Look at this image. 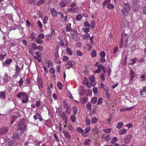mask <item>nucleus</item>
<instances>
[{
  "mask_svg": "<svg viewBox=\"0 0 146 146\" xmlns=\"http://www.w3.org/2000/svg\"><path fill=\"white\" fill-rule=\"evenodd\" d=\"M17 96L21 100L23 103H25L27 102L28 99L27 95L24 92H19L17 95Z\"/></svg>",
  "mask_w": 146,
  "mask_h": 146,
  "instance_id": "f257e3e1",
  "label": "nucleus"
},
{
  "mask_svg": "<svg viewBox=\"0 0 146 146\" xmlns=\"http://www.w3.org/2000/svg\"><path fill=\"white\" fill-rule=\"evenodd\" d=\"M131 10L130 5L128 3H125L123 9H122L121 11L122 15L124 17H125L126 15V14L124 12L127 13L129 12Z\"/></svg>",
  "mask_w": 146,
  "mask_h": 146,
  "instance_id": "f03ea898",
  "label": "nucleus"
},
{
  "mask_svg": "<svg viewBox=\"0 0 146 146\" xmlns=\"http://www.w3.org/2000/svg\"><path fill=\"white\" fill-rule=\"evenodd\" d=\"M88 79L90 82L91 84V87L92 86H95L96 84V82L95 80L94 76H91L88 77Z\"/></svg>",
  "mask_w": 146,
  "mask_h": 146,
  "instance_id": "7ed1b4c3",
  "label": "nucleus"
},
{
  "mask_svg": "<svg viewBox=\"0 0 146 146\" xmlns=\"http://www.w3.org/2000/svg\"><path fill=\"white\" fill-rule=\"evenodd\" d=\"M101 139H104L107 143L109 142L111 138L110 135L104 134L101 137Z\"/></svg>",
  "mask_w": 146,
  "mask_h": 146,
  "instance_id": "20e7f679",
  "label": "nucleus"
},
{
  "mask_svg": "<svg viewBox=\"0 0 146 146\" xmlns=\"http://www.w3.org/2000/svg\"><path fill=\"white\" fill-rule=\"evenodd\" d=\"M9 129L7 127H3L0 129V134H4L6 133Z\"/></svg>",
  "mask_w": 146,
  "mask_h": 146,
  "instance_id": "39448f33",
  "label": "nucleus"
},
{
  "mask_svg": "<svg viewBox=\"0 0 146 146\" xmlns=\"http://www.w3.org/2000/svg\"><path fill=\"white\" fill-rule=\"evenodd\" d=\"M83 83L84 85H86L88 88H91L90 84V83L87 78L86 77L84 78L83 80Z\"/></svg>",
  "mask_w": 146,
  "mask_h": 146,
  "instance_id": "423d86ee",
  "label": "nucleus"
},
{
  "mask_svg": "<svg viewBox=\"0 0 146 146\" xmlns=\"http://www.w3.org/2000/svg\"><path fill=\"white\" fill-rule=\"evenodd\" d=\"M37 81L38 85L39 88H40V87H42L43 86V84L42 83V79L40 77H38L37 78Z\"/></svg>",
  "mask_w": 146,
  "mask_h": 146,
  "instance_id": "0eeeda50",
  "label": "nucleus"
},
{
  "mask_svg": "<svg viewBox=\"0 0 146 146\" xmlns=\"http://www.w3.org/2000/svg\"><path fill=\"white\" fill-rule=\"evenodd\" d=\"M63 133L64 135H65L66 138L68 139V140H70L71 139V136L69 133L67 131L65 130H64L63 131Z\"/></svg>",
  "mask_w": 146,
  "mask_h": 146,
  "instance_id": "6e6552de",
  "label": "nucleus"
},
{
  "mask_svg": "<svg viewBox=\"0 0 146 146\" xmlns=\"http://www.w3.org/2000/svg\"><path fill=\"white\" fill-rule=\"evenodd\" d=\"M132 137V136L131 135H127L124 139V142L125 143H128L131 139Z\"/></svg>",
  "mask_w": 146,
  "mask_h": 146,
  "instance_id": "1a4fd4ad",
  "label": "nucleus"
},
{
  "mask_svg": "<svg viewBox=\"0 0 146 146\" xmlns=\"http://www.w3.org/2000/svg\"><path fill=\"white\" fill-rule=\"evenodd\" d=\"M75 64V62L73 61H69L68 62H67L66 64V66H69L71 68H72L73 65Z\"/></svg>",
  "mask_w": 146,
  "mask_h": 146,
  "instance_id": "9d476101",
  "label": "nucleus"
},
{
  "mask_svg": "<svg viewBox=\"0 0 146 146\" xmlns=\"http://www.w3.org/2000/svg\"><path fill=\"white\" fill-rule=\"evenodd\" d=\"M10 79V77L9 76L7 73H5L4 75V78L3 79L4 81L6 82H7Z\"/></svg>",
  "mask_w": 146,
  "mask_h": 146,
  "instance_id": "9b49d317",
  "label": "nucleus"
},
{
  "mask_svg": "<svg viewBox=\"0 0 146 146\" xmlns=\"http://www.w3.org/2000/svg\"><path fill=\"white\" fill-rule=\"evenodd\" d=\"M130 80L132 81L135 77L134 72L132 70H131L130 72Z\"/></svg>",
  "mask_w": 146,
  "mask_h": 146,
  "instance_id": "f8f14e48",
  "label": "nucleus"
},
{
  "mask_svg": "<svg viewBox=\"0 0 146 146\" xmlns=\"http://www.w3.org/2000/svg\"><path fill=\"white\" fill-rule=\"evenodd\" d=\"M88 98L87 97H85L83 98H81L80 102L82 104H84L88 101Z\"/></svg>",
  "mask_w": 146,
  "mask_h": 146,
  "instance_id": "ddd939ff",
  "label": "nucleus"
},
{
  "mask_svg": "<svg viewBox=\"0 0 146 146\" xmlns=\"http://www.w3.org/2000/svg\"><path fill=\"white\" fill-rule=\"evenodd\" d=\"M8 144L9 146H15L17 143L13 140H11L8 142Z\"/></svg>",
  "mask_w": 146,
  "mask_h": 146,
  "instance_id": "4468645a",
  "label": "nucleus"
},
{
  "mask_svg": "<svg viewBox=\"0 0 146 146\" xmlns=\"http://www.w3.org/2000/svg\"><path fill=\"white\" fill-rule=\"evenodd\" d=\"M51 14L53 16H55L57 15V12L54 8H52L50 9Z\"/></svg>",
  "mask_w": 146,
  "mask_h": 146,
  "instance_id": "2eb2a0df",
  "label": "nucleus"
},
{
  "mask_svg": "<svg viewBox=\"0 0 146 146\" xmlns=\"http://www.w3.org/2000/svg\"><path fill=\"white\" fill-rule=\"evenodd\" d=\"M125 39V40L126 41V42H127L128 40V38L127 36H125L123 35H121V43L120 44L123 45V40Z\"/></svg>",
  "mask_w": 146,
  "mask_h": 146,
  "instance_id": "dca6fc26",
  "label": "nucleus"
},
{
  "mask_svg": "<svg viewBox=\"0 0 146 146\" xmlns=\"http://www.w3.org/2000/svg\"><path fill=\"white\" fill-rule=\"evenodd\" d=\"M26 126L25 125H22L19 127L17 129V130H22L26 129Z\"/></svg>",
  "mask_w": 146,
  "mask_h": 146,
  "instance_id": "f3484780",
  "label": "nucleus"
},
{
  "mask_svg": "<svg viewBox=\"0 0 146 146\" xmlns=\"http://www.w3.org/2000/svg\"><path fill=\"white\" fill-rule=\"evenodd\" d=\"M67 53L69 55H71L73 54V52L71 49L67 47L66 49Z\"/></svg>",
  "mask_w": 146,
  "mask_h": 146,
  "instance_id": "a211bd4d",
  "label": "nucleus"
},
{
  "mask_svg": "<svg viewBox=\"0 0 146 146\" xmlns=\"http://www.w3.org/2000/svg\"><path fill=\"white\" fill-rule=\"evenodd\" d=\"M95 22L94 21H92L91 22L89 28L91 29H92L95 27Z\"/></svg>",
  "mask_w": 146,
  "mask_h": 146,
  "instance_id": "6ab92c4d",
  "label": "nucleus"
},
{
  "mask_svg": "<svg viewBox=\"0 0 146 146\" xmlns=\"http://www.w3.org/2000/svg\"><path fill=\"white\" fill-rule=\"evenodd\" d=\"M133 108V107L132 106L130 108H123L121 109H120V111L121 112L123 111H126L127 110H131L132 108Z\"/></svg>",
  "mask_w": 146,
  "mask_h": 146,
  "instance_id": "aec40b11",
  "label": "nucleus"
},
{
  "mask_svg": "<svg viewBox=\"0 0 146 146\" xmlns=\"http://www.w3.org/2000/svg\"><path fill=\"white\" fill-rule=\"evenodd\" d=\"M86 108L88 110H92V106L91 102H89L86 105Z\"/></svg>",
  "mask_w": 146,
  "mask_h": 146,
  "instance_id": "412c9836",
  "label": "nucleus"
},
{
  "mask_svg": "<svg viewBox=\"0 0 146 146\" xmlns=\"http://www.w3.org/2000/svg\"><path fill=\"white\" fill-rule=\"evenodd\" d=\"M52 62L50 60H47L46 62V66L50 67L52 66Z\"/></svg>",
  "mask_w": 146,
  "mask_h": 146,
  "instance_id": "4be33fe9",
  "label": "nucleus"
},
{
  "mask_svg": "<svg viewBox=\"0 0 146 146\" xmlns=\"http://www.w3.org/2000/svg\"><path fill=\"white\" fill-rule=\"evenodd\" d=\"M0 98L2 99H4L5 98V93L3 92H0Z\"/></svg>",
  "mask_w": 146,
  "mask_h": 146,
  "instance_id": "5701e85b",
  "label": "nucleus"
},
{
  "mask_svg": "<svg viewBox=\"0 0 146 146\" xmlns=\"http://www.w3.org/2000/svg\"><path fill=\"white\" fill-rule=\"evenodd\" d=\"M110 0H105L103 3L102 6L104 8L106 5L110 3Z\"/></svg>",
  "mask_w": 146,
  "mask_h": 146,
  "instance_id": "b1692460",
  "label": "nucleus"
},
{
  "mask_svg": "<svg viewBox=\"0 0 146 146\" xmlns=\"http://www.w3.org/2000/svg\"><path fill=\"white\" fill-rule=\"evenodd\" d=\"M127 131V130L125 129H121L119 131V133L122 135L124 134Z\"/></svg>",
  "mask_w": 146,
  "mask_h": 146,
  "instance_id": "393cba45",
  "label": "nucleus"
},
{
  "mask_svg": "<svg viewBox=\"0 0 146 146\" xmlns=\"http://www.w3.org/2000/svg\"><path fill=\"white\" fill-rule=\"evenodd\" d=\"M36 35V34L35 33L33 32L30 34L29 37L32 40H33L35 38V36Z\"/></svg>",
  "mask_w": 146,
  "mask_h": 146,
  "instance_id": "a878e982",
  "label": "nucleus"
},
{
  "mask_svg": "<svg viewBox=\"0 0 146 146\" xmlns=\"http://www.w3.org/2000/svg\"><path fill=\"white\" fill-rule=\"evenodd\" d=\"M91 142V141L90 139H87L84 141V144L85 145H88L90 144Z\"/></svg>",
  "mask_w": 146,
  "mask_h": 146,
  "instance_id": "bb28decb",
  "label": "nucleus"
},
{
  "mask_svg": "<svg viewBox=\"0 0 146 146\" xmlns=\"http://www.w3.org/2000/svg\"><path fill=\"white\" fill-rule=\"evenodd\" d=\"M71 24L69 23L66 26V31H70L71 30Z\"/></svg>",
  "mask_w": 146,
  "mask_h": 146,
  "instance_id": "cd10ccee",
  "label": "nucleus"
},
{
  "mask_svg": "<svg viewBox=\"0 0 146 146\" xmlns=\"http://www.w3.org/2000/svg\"><path fill=\"white\" fill-rule=\"evenodd\" d=\"M98 121V119L96 117H93L91 120V122L93 124L96 123Z\"/></svg>",
  "mask_w": 146,
  "mask_h": 146,
  "instance_id": "c85d7f7f",
  "label": "nucleus"
},
{
  "mask_svg": "<svg viewBox=\"0 0 146 146\" xmlns=\"http://www.w3.org/2000/svg\"><path fill=\"white\" fill-rule=\"evenodd\" d=\"M114 7V5L111 3H110L107 6V8L109 9H113Z\"/></svg>",
  "mask_w": 146,
  "mask_h": 146,
  "instance_id": "c756f323",
  "label": "nucleus"
},
{
  "mask_svg": "<svg viewBox=\"0 0 146 146\" xmlns=\"http://www.w3.org/2000/svg\"><path fill=\"white\" fill-rule=\"evenodd\" d=\"M35 41L37 43L39 44H41L43 43L42 40L38 38H36L35 39Z\"/></svg>",
  "mask_w": 146,
  "mask_h": 146,
  "instance_id": "7c9ffc66",
  "label": "nucleus"
},
{
  "mask_svg": "<svg viewBox=\"0 0 146 146\" xmlns=\"http://www.w3.org/2000/svg\"><path fill=\"white\" fill-rule=\"evenodd\" d=\"M60 5L61 7H65L67 4L63 0H62L60 3Z\"/></svg>",
  "mask_w": 146,
  "mask_h": 146,
  "instance_id": "2f4dec72",
  "label": "nucleus"
},
{
  "mask_svg": "<svg viewBox=\"0 0 146 146\" xmlns=\"http://www.w3.org/2000/svg\"><path fill=\"white\" fill-rule=\"evenodd\" d=\"M44 2V0H40L37 1L36 3V5H40L43 4Z\"/></svg>",
  "mask_w": 146,
  "mask_h": 146,
  "instance_id": "473e14b6",
  "label": "nucleus"
},
{
  "mask_svg": "<svg viewBox=\"0 0 146 146\" xmlns=\"http://www.w3.org/2000/svg\"><path fill=\"white\" fill-rule=\"evenodd\" d=\"M97 101V98L96 97H95L92 98L91 100V102L94 104H96Z\"/></svg>",
  "mask_w": 146,
  "mask_h": 146,
  "instance_id": "72a5a7b5",
  "label": "nucleus"
},
{
  "mask_svg": "<svg viewBox=\"0 0 146 146\" xmlns=\"http://www.w3.org/2000/svg\"><path fill=\"white\" fill-rule=\"evenodd\" d=\"M117 140V138L116 137H114L112 138L111 140V143L112 144H114L115 142Z\"/></svg>",
  "mask_w": 146,
  "mask_h": 146,
  "instance_id": "f704fd0d",
  "label": "nucleus"
},
{
  "mask_svg": "<svg viewBox=\"0 0 146 146\" xmlns=\"http://www.w3.org/2000/svg\"><path fill=\"white\" fill-rule=\"evenodd\" d=\"M82 17L81 15L78 14L76 17V19L77 21H79L82 18Z\"/></svg>",
  "mask_w": 146,
  "mask_h": 146,
  "instance_id": "c9c22d12",
  "label": "nucleus"
},
{
  "mask_svg": "<svg viewBox=\"0 0 146 146\" xmlns=\"http://www.w3.org/2000/svg\"><path fill=\"white\" fill-rule=\"evenodd\" d=\"M25 120L24 119H22L20 121H19L18 123L17 124V126H20V125H23V124L25 122Z\"/></svg>",
  "mask_w": 146,
  "mask_h": 146,
  "instance_id": "e433bc0d",
  "label": "nucleus"
},
{
  "mask_svg": "<svg viewBox=\"0 0 146 146\" xmlns=\"http://www.w3.org/2000/svg\"><path fill=\"white\" fill-rule=\"evenodd\" d=\"M146 92V86H145L141 90L140 92V94L141 95H143V92Z\"/></svg>",
  "mask_w": 146,
  "mask_h": 146,
  "instance_id": "4c0bfd02",
  "label": "nucleus"
},
{
  "mask_svg": "<svg viewBox=\"0 0 146 146\" xmlns=\"http://www.w3.org/2000/svg\"><path fill=\"white\" fill-rule=\"evenodd\" d=\"M97 55V53L95 50H93L92 51L91 56L92 57H95Z\"/></svg>",
  "mask_w": 146,
  "mask_h": 146,
  "instance_id": "58836bf2",
  "label": "nucleus"
},
{
  "mask_svg": "<svg viewBox=\"0 0 146 146\" xmlns=\"http://www.w3.org/2000/svg\"><path fill=\"white\" fill-rule=\"evenodd\" d=\"M123 125V123L121 122H119L117 123L116 127L118 129H120L122 127Z\"/></svg>",
  "mask_w": 146,
  "mask_h": 146,
  "instance_id": "ea45409f",
  "label": "nucleus"
},
{
  "mask_svg": "<svg viewBox=\"0 0 146 146\" xmlns=\"http://www.w3.org/2000/svg\"><path fill=\"white\" fill-rule=\"evenodd\" d=\"M103 131L104 132L109 134L110 133L111 129L110 128H107L104 129Z\"/></svg>",
  "mask_w": 146,
  "mask_h": 146,
  "instance_id": "a19ab883",
  "label": "nucleus"
},
{
  "mask_svg": "<svg viewBox=\"0 0 146 146\" xmlns=\"http://www.w3.org/2000/svg\"><path fill=\"white\" fill-rule=\"evenodd\" d=\"M103 102V98H100L98 99L97 104L98 105L101 104Z\"/></svg>",
  "mask_w": 146,
  "mask_h": 146,
  "instance_id": "79ce46f5",
  "label": "nucleus"
},
{
  "mask_svg": "<svg viewBox=\"0 0 146 146\" xmlns=\"http://www.w3.org/2000/svg\"><path fill=\"white\" fill-rule=\"evenodd\" d=\"M48 19L47 16H45L43 20V22L44 24H46L47 23Z\"/></svg>",
  "mask_w": 146,
  "mask_h": 146,
  "instance_id": "37998d69",
  "label": "nucleus"
},
{
  "mask_svg": "<svg viewBox=\"0 0 146 146\" xmlns=\"http://www.w3.org/2000/svg\"><path fill=\"white\" fill-rule=\"evenodd\" d=\"M31 46L34 49L36 50L37 46L35 43H32L31 44Z\"/></svg>",
  "mask_w": 146,
  "mask_h": 146,
  "instance_id": "c03bdc74",
  "label": "nucleus"
},
{
  "mask_svg": "<svg viewBox=\"0 0 146 146\" xmlns=\"http://www.w3.org/2000/svg\"><path fill=\"white\" fill-rule=\"evenodd\" d=\"M90 130V127H88L86 128L84 130H83V135H84L85 134H86L88 133L89 132Z\"/></svg>",
  "mask_w": 146,
  "mask_h": 146,
  "instance_id": "a18cd8bd",
  "label": "nucleus"
},
{
  "mask_svg": "<svg viewBox=\"0 0 146 146\" xmlns=\"http://www.w3.org/2000/svg\"><path fill=\"white\" fill-rule=\"evenodd\" d=\"M77 130L78 132L81 133L82 135H83V130L80 127H78Z\"/></svg>",
  "mask_w": 146,
  "mask_h": 146,
  "instance_id": "49530a36",
  "label": "nucleus"
},
{
  "mask_svg": "<svg viewBox=\"0 0 146 146\" xmlns=\"http://www.w3.org/2000/svg\"><path fill=\"white\" fill-rule=\"evenodd\" d=\"M23 79L21 78L19 81V86H21L23 85Z\"/></svg>",
  "mask_w": 146,
  "mask_h": 146,
  "instance_id": "de8ad7c7",
  "label": "nucleus"
},
{
  "mask_svg": "<svg viewBox=\"0 0 146 146\" xmlns=\"http://www.w3.org/2000/svg\"><path fill=\"white\" fill-rule=\"evenodd\" d=\"M82 30L86 33L89 32L90 31L89 29L88 28H83Z\"/></svg>",
  "mask_w": 146,
  "mask_h": 146,
  "instance_id": "09e8293b",
  "label": "nucleus"
},
{
  "mask_svg": "<svg viewBox=\"0 0 146 146\" xmlns=\"http://www.w3.org/2000/svg\"><path fill=\"white\" fill-rule=\"evenodd\" d=\"M73 113L74 115H75L76 114L77 111V109L76 107V106H73Z\"/></svg>",
  "mask_w": 146,
  "mask_h": 146,
  "instance_id": "8fccbe9b",
  "label": "nucleus"
},
{
  "mask_svg": "<svg viewBox=\"0 0 146 146\" xmlns=\"http://www.w3.org/2000/svg\"><path fill=\"white\" fill-rule=\"evenodd\" d=\"M21 69L17 65L16 66L15 71L16 72H18L19 73V72L20 71Z\"/></svg>",
  "mask_w": 146,
  "mask_h": 146,
  "instance_id": "3c124183",
  "label": "nucleus"
},
{
  "mask_svg": "<svg viewBox=\"0 0 146 146\" xmlns=\"http://www.w3.org/2000/svg\"><path fill=\"white\" fill-rule=\"evenodd\" d=\"M100 77L102 80L104 81L105 80V78L104 77V75L103 73H102L100 76Z\"/></svg>",
  "mask_w": 146,
  "mask_h": 146,
  "instance_id": "603ef678",
  "label": "nucleus"
},
{
  "mask_svg": "<svg viewBox=\"0 0 146 146\" xmlns=\"http://www.w3.org/2000/svg\"><path fill=\"white\" fill-rule=\"evenodd\" d=\"M75 9L74 8L68 9V13H73L74 12Z\"/></svg>",
  "mask_w": 146,
  "mask_h": 146,
  "instance_id": "864d4df0",
  "label": "nucleus"
},
{
  "mask_svg": "<svg viewBox=\"0 0 146 146\" xmlns=\"http://www.w3.org/2000/svg\"><path fill=\"white\" fill-rule=\"evenodd\" d=\"M71 119L72 121L73 122H75L76 120L75 117L73 115L71 116Z\"/></svg>",
  "mask_w": 146,
  "mask_h": 146,
  "instance_id": "5fc2aeb1",
  "label": "nucleus"
},
{
  "mask_svg": "<svg viewBox=\"0 0 146 146\" xmlns=\"http://www.w3.org/2000/svg\"><path fill=\"white\" fill-rule=\"evenodd\" d=\"M93 91L94 94H96L98 92V88L97 87H95L93 88Z\"/></svg>",
  "mask_w": 146,
  "mask_h": 146,
  "instance_id": "6e6d98bb",
  "label": "nucleus"
},
{
  "mask_svg": "<svg viewBox=\"0 0 146 146\" xmlns=\"http://www.w3.org/2000/svg\"><path fill=\"white\" fill-rule=\"evenodd\" d=\"M87 92H88V95L89 96H91L92 94V90L90 89H88L87 90Z\"/></svg>",
  "mask_w": 146,
  "mask_h": 146,
  "instance_id": "4d7b16f0",
  "label": "nucleus"
},
{
  "mask_svg": "<svg viewBox=\"0 0 146 146\" xmlns=\"http://www.w3.org/2000/svg\"><path fill=\"white\" fill-rule=\"evenodd\" d=\"M38 38H44V35L43 33H41L38 35Z\"/></svg>",
  "mask_w": 146,
  "mask_h": 146,
  "instance_id": "13d9d810",
  "label": "nucleus"
},
{
  "mask_svg": "<svg viewBox=\"0 0 146 146\" xmlns=\"http://www.w3.org/2000/svg\"><path fill=\"white\" fill-rule=\"evenodd\" d=\"M57 86L59 89L61 90L62 87V85L60 82H58L57 83Z\"/></svg>",
  "mask_w": 146,
  "mask_h": 146,
  "instance_id": "bf43d9fd",
  "label": "nucleus"
},
{
  "mask_svg": "<svg viewBox=\"0 0 146 146\" xmlns=\"http://www.w3.org/2000/svg\"><path fill=\"white\" fill-rule=\"evenodd\" d=\"M19 137L18 135H14L13 136V139L15 140H17L19 138Z\"/></svg>",
  "mask_w": 146,
  "mask_h": 146,
  "instance_id": "052dcab7",
  "label": "nucleus"
},
{
  "mask_svg": "<svg viewBox=\"0 0 146 146\" xmlns=\"http://www.w3.org/2000/svg\"><path fill=\"white\" fill-rule=\"evenodd\" d=\"M92 45L88 44H86V47L87 49L89 50L90 51L92 49Z\"/></svg>",
  "mask_w": 146,
  "mask_h": 146,
  "instance_id": "680f3d73",
  "label": "nucleus"
},
{
  "mask_svg": "<svg viewBox=\"0 0 146 146\" xmlns=\"http://www.w3.org/2000/svg\"><path fill=\"white\" fill-rule=\"evenodd\" d=\"M39 116H40V114L38 113H37L36 114L34 115V118L35 120H36L38 118Z\"/></svg>",
  "mask_w": 146,
  "mask_h": 146,
  "instance_id": "e2e57ef3",
  "label": "nucleus"
},
{
  "mask_svg": "<svg viewBox=\"0 0 146 146\" xmlns=\"http://www.w3.org/2000/svg\"><path fill=\"white\" fill-rule=\"evenodd\" d=\"M50 72L52 74H54L55 72L54 69L52 67L50 68Z\"/></svg>",
  "mask_w": 146,
  "mask_h": 146,
  "instance_id": "0e129e2a",
  "label": "nucleus"
},
{
  "mask_svg": "<svg viewBox=\"0 0 146 146\" xmlns=\"http://www.w3.org/2000/svg\"><path fill=\"white\" fill-rule=\"evenodd\" d=\"M132 3L133 4L137 5L138 4L139 1L138 0H133Z\"/></svg>",
  "mask_w": 146,
  "mask_h": 146,
  "instance_id": "69168bd1",
  "label": "nucleus"
},
{
  "mask_svg": "<svg viewBox=\"0 0 146 146\" xmlns=\"http://www.w3.org/2000/svg\"><path fill=\"white\" fill-rule=\"evenodd\" d=\"M11 62L12 60L11 59H10L5 61V63L7 64H9L11 63Z\"/></svg>",
  "mask_w": 146,
  "mask_h": 146,
  "instance_id": "338daca9",
  "label": "nucleus"
},
{
  "mask_svg": "<svg viewBox=\"0 0 146 146\" xmlns=\"http://www.w3.org/2000/svg\"><path fill=\"white\" fill-rule=\"evenodd\" d=\"M54 56L56 60H57L59 58L58 52H56L54 53Z\"/></svg>",
  "mask_w": 146,
  "mask_h": 146,
  "instance_id": "774afa93",
  "label": "nucleus"
}]
</instances>
